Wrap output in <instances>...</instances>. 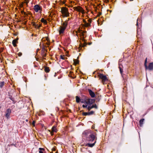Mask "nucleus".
Returning a JSON list of instances; mask_svg holds the SVG:
<instances>
[{
    "mask_svg": "<svg viewBox=\"0 0 153 153\" xmlns=\"http://www.w3.org/2000/svg\"><path fill=\"white\" fill-rule=\"evenodd\" d=\"M94 111H91L88 112H83L82 113V114L83 116L90 115L94 114Z\"/></svg>",
    "mask_w": 153,
    "mask_h": 153,
    "instance_id": "obj_12",
    "label": "nucleus"
},
{
    "mask_svg": "<svg viewBox=\"0 0 153 153\" xmlns=\"http://www.w3.org/2000/svg\"><path fill=\"white\" fill-rule=\"evenodd\" d=\"M95 131H97V130H95Z\"/></svg>",
    "mask_w": 153,
    "mask_h": 153,
    "instance_id": "obj_52",
    "label": "nucleus"
},
{
    "mask_svg": "<svg viewBox=\"0 0 153 153\" xmlns=\"http://www.w3.org/2000/svg\"><path fill=\"white\" fill-rule=\"evenodd\" d=\"M60 12L62 14V16L63 17L69 16V13L68 11V9L67 8L63 7H62Z\"/></svg>",
    "mask_w": 153,
    "mask_h": 153,
    "instance_id": "obj_2",
    "label": "nucleus"
},
{
    "mask_svg": "<svg viewBox=\"0 0 153 153\" xmlns=\"http://www.w3.org/2000/svg\"><path fill=\"white\" fill-rule=\"evenodd\" d=\"M87 101L86 104L91 105L95 102V100L93 99H88Z\"/></svg>",
    "mask_w": 153,
    "mask_h": 153,
    "instance_id": "obj_9",
    "label": "nucleus"
},
{
    "mask_svg": "<svg viewBox=\"0 0 153 153\" xmlns=\"http://www.w3.org/2000/svg\"><path fill=\"white\" fill-rule=\"evenodd\" d=\"M9 98L11 100H12L13 102H14V99L10 95H9Z\"/></svg>",
    "mask_w": 153,
    "mask_h": 153,
    "instance_id": "obj_31",
    "label": "nucleus"
},
{
    "mask_svg": "<svg viewBox=\"0 0 153 153\" xmlns=\"http://www.w3.org/2000/svg\"><path fill=\"white\" fill-rule=\"evenodd\" d=\"M33 25L35 27L37 28H39L40 27H41V25H39L38 24H36L35 23H33Z\"/></svg>",
    "mask_w": 153,
    "mask_h": 153,
    "instance_id": "obj_28",
    "label": "nucleus"
},
{
    "mask_svg": "<svg viewBox=\"0 0 153 153\" xmlns=\"http://www.w3.org/2000/svg\"><path fill=\"white\" fill-rule=\"evenodd\" d=\"M35 121H33V122H32V125L34 126H35Z\"/></svg>",
    "mask_w": 153,
    "mask_h": 153,
    "instance_id": "obj_41",
    "label": "nucleus"
},
{
    "mask_svg": "<svg viewBox=\"0 0 153 153\" xmlns=\"http://www.w3.org/2000/svg\"><path fill=\"white\" fill-rule=\"evenodd\" d=\"M91 106L92 108H95L96 109H97L98 108V107L96 104H94Z\"/></svg>",
    "mask_w": 153,
    "mask_h": 153,
    "instance_id": "obj_29",
    "label": "nucleus"
},
{
    "mask_svg": "<svg viewBox=\"0 0 153 153\" xmlns=\"http://www.w3.org/2000/svg\"><path fill=\"white\" fill-rule=\"evenodd\" d=\"M33 9L36 13L38 12L40 14L42 13V7L39 4H36L34 5L33 7Z\"/></svg>",
    "mask_w": 153,
    "mask_h": 153,
    "instance_id": "obj_6",
    "label": "nucleus"
},
{
    "mask_svg": "<svg viewBox=\"0 0 153 153\" xmlns=\"http://www.w3.org/2000/svg\"><path fill=\"white\" fill-rule=\"evenodd\" d=\"M88 21L90 22L91 23V20H90V19H89L88 20Z\"/></svg>",
    "mask_w": 153,
    "mask_h": 153,
    "instance_id": "obj_44",
    "label": "nucleus"
},
{
    "mask_svg": "<svg viewBox=\"0 0 153 153\" xmlns=\"http://www.w3.org/2000/svg\"><path fill=\"white\" fill-rule=\"evenodd\" d=\"M49 131H50V133H51V135H52V136L53 135V132H53L52 131H50V130H49Z\"/></svg>",
    "mask_w": 153,
    "mask_h": 153,
    "instance_id": "obj_40",
    "label": "nucleus"
},
{
    "mask_svg": "<svg viewBox=\"0 0 153 153\" xmlns=\"http://www.w3.org/2000/svg\"><path fill=\"white\" fill-rule=\"evenodd\" d=\"M5 82L4 81L0 82V87L2 88L4 85Z\"/></svg>",
    "mask_w": 153,
    "mask_h": 153,
    "instance_id": "obj_23",
    "label": "nucleus"
},
{
    "mask_svg": "<svg viewBox=\"0 0 153 153\" xmlns=\"http://www.w3.org/2000/svg\"><path fill=\"white\" fill-rule=\"evenodd\" d=\"M45 71L46 73L49 72L50 71L49 67H45Z\"/></svg>",
    "mask_w": 153,
    "mask_h": 153,
    "instance_id": "obj_18",
    "label": "nucleus"
},
{
    "mask_svg": "<svg viewBox=\"0 0 153 153\" xmlns=\"http://www.w3.org/2000/svg\"><path fill=\"white\" fill-rule=\"evenodd\" d=\"M83 136L86 138V140L89 143H92L97 140V134L96 132H92L91 130H86L82 133Z\"/></svg>",
    "mask_w": 153,
    "mask_h": 153,
    "instance_id": "obj_1",
    "label": "nucleus"
},
{
    "mask_svg": "<svg viewBox=\"0 0 153 153\" xmlns=\"http://www.w3.org/2000/svg\"><path fill=\"white\" fill-rule=\"evenodd\" d=\"M87 101L86 99H81L80 102L82 103H86Z\"/></svg>",
    "mask_w": 153,
    "mask_h": 153,
    "instance_id": "obj_27",
    "label": "nucleus"
},
{
    "mask_svg": "<svg viewBox=\"0 0 153 153\" xmlns=\"http://www.w3.org/2000/svg\"><path fill=\"white\" fill-rule=\"evenodd\" d=\"M18 39L19 38H17L16 39L13 40L12 41V44L14 47H16V44L18 42L17 41Z\"/></svg>",
    "mask_w": 153,
    "mask_h": 153,
    "instance_id": "obj_16",
    "label": "nucleus"
},
{
    "mask_svg": "<svg viewBox=\"0 0 153 153\" xmlns=\"http://www.w3.org/2000/svg\"><path fill=\"white\" fill-rule=\"evenodd\" d=\"M46 40L47 41V42L46 43L47 45H48L49 44V39L48 37H47L46 38Z\"/></svg>",
    "mask_w": 153,
    "mask_h": 153,
    "instance_id": "obj_30",
    "label": "nucleus"
},
{
    "mask_svg": "<svg viewBox=\"0 0 153 153\" xmlns=\"http://www.w3.org/2000/svg\"><path fill=\"white\" fill-rule=\"evenodd\" d=\"M66 28L63 27L62 26H60V30L59 31V33L60 34H63L64 33L65 30Z\"/></svg>",
    "mask_w": 153,
    "mask_h": 153,
    "instance_id": "obj_13",
    "label": "nucleus"
},
{
    "mask_svg": "<svg viewBox=\"0 0 153 153\" xmlns=\"http://www.w3.org/2000/svg\"><path fill=\"white\" fill-rule=\"evenodd\" d=\"M141 21V20L139 19L138 18L137 20V38L139 37L138 36L139 34V31H140V28L139 27V25L140 24L139 22H140Z\"/></svg>",
    "mask_w": 153,
    "mask_h": 153,
    "instance_id": "obj_8",
    "label": "nucleus"
},
{
    "mask_svg": "<svg viewBox=\"0 0 153 153\" xmlns=\"http://www.w3.org/2000/svg\"><path fill=\"white\" fill-rule=\"evenodd\" d=\"M41 22L43 23L44 24H47V22L46 20H45L44 18H42L41 19Z\"/></svg>",
    "mask_w": 153,
    "mask_h": 153,
    "instance_id": "obj_24",
    "label": "nucleus"
},
{
    "mask_svg": "<svg viewBox=\"0 0 153 153\" xmlns=\"http://www.w3.org/2000/svg\"><path fill=\"white\" fill-rule=\"evenodd\" d=\"M39 153H43V152L45 151L44 149L40 148H39Z\"/></svg>",
    "mask_w": 153,
    "mask_h": 153,
    "instance_id": "obj_25",
    "label": "nucleus"
},
{
    "mask_svg": "<svg viewBox=\"0 0 153 153\" xmlns=\"http://www.w3.org/2000/svg\"><path fill=\"white\" fill-rule=\"evenodd\" d=\"M46 51L45 48H42L40 53L43 57H44L46 56Z\"/></svg>",
    "mask_w": 153,
    "mask_h": 153,
    "instance_id": "obj_10",
    "label": "nucleus"
},
{
    "mask_svg": "<svg viewBox=\"0 0 153 153\" xmlns=\"http://www.w3.org/2000/svg\"><path fill=\"white\" fill-rule=\"evenodd\" d=\"M87 109L88 111H90L91 109H92V108L91 107V106L90 105L88 106V107L87 108Z\"/></svg>",
    "mask_w": 153,
    "mask_h": 153,
    "instance_id": "obj_32",
    "label": "nucleus"
},
{
    "mask_svg": "<svg viewBox=\"0 0 153 153\" xmlns=\"http://www.w3.org/2000/svg\"><path fill=\"white\" fill-rule=\"evenodd\" d=\"M15 146V144H11L10 145L9 144V145H8L7 146Z\"/></svg>",
    "mask_w": 153,
    "mask_h": 153,
    "instance_id": "obj_37",
    "label": "nucleus"
},
{
    "mask_svg": "<svg viewBox=\"0 0 153 153\" xmlns=\"http://www.w3.org/2000/svg\"><path fill=\"white\" fill-rule=\"evenodd\" d=\"M18 55L19 56H20L22 55V53L21 52H19L18 53Z\"/></svg>",
    "mask_w": 153,
    "mask_h": 153,
    "instance_id": "obj_35",
    "label": "nucleus"
},
{
    "mask_svg": "<svg viewBox=\"0 0 153 153\" xmlns=\"http://www.w3.org/2000/svg\"><path fill=\"white\" fill-rule=\"evenodd\" d=\"M96 142V141H95L94 142V143H88L86 144L85 146H88L90 147H92L94 146Z\"/></svg>",
    "mask_w": 153,
    "mask_h": 153,
    "instance_id": "obj_15",
    "label": "nucleus"
},
{
    "mask_svg": "<svg viewBox=\"0 0 153 153\" xmlns=\"http://www.w3.org/2000/svg\"><path fill=\"white\" fill-rule=\"evenodd\" d=\"M26 121H27V122H28V120L27 119H26Z\"/></svg>",
    "mask_w": 153,
    "mask_h": 153,
    "instance_id": "obj_49",
    "label": "nucleus"
},
{
    "mask_svg": "<svg viewBox=\"0 0 153 153\" xmlns=\"http://www.w3.org/2000/svg\"><path fill=\"white\" fill-rule=\"evenodd\" d=\"M91 44V43H89V45H90Z\"/></svg>",
    "mask_w": 153,
    "mask_h": 153,
    "instance_id": "obj_50",
    "label": "nucleus"
},
{
    "mask_svg": "<svg viewBox=\"0 0 153 153\" xmlns=\"http://www.w3.org/2000/svg\"><path fill=\"white\" fill-rule=\"evenodd\" d=\"M144 120V119H143V118L142 119L140 120L139 121V124H140V127H141L142 126Z\"/></svg>",
    "mask_w": 153,
    "mask_h": 153,
    "instance_id": "obj_17",
    "label": "nucleus"
},
{
    "mask_svg": "<svg viewBox=\"0 0 153 153\" xmlns=\"http://www.w3.org/2000/svg\"><path fill=\"white\" fill-rule=\"evenodd\" d=\"M0 59H1V57H0Z\"/></svg>",
    "mask_w": 153,
    "mask_h": 153,
    "instance_id": "obj_53",
    "label": "nucleus"
},
{
    "mask_svg": "<svg viewBox=\"0 0 153 153\" xmlns=\"http://www.w3.org/2000/svg\"><path fill=\"white\" fill-rule=\"evenodd\" d=\"M29 2V1L28 0H25V2L27 4Z\"/></svg>",
    "mask_w": 153,
    "mask_h": 153,
    "instance_id": "obj_38",
    "label": "nucleus"
},
{
    "mask_svg": "<svg viewBox=\"0 0 153 153\" xmlns=\"http://www.w3.org/2000/svg\"><path fill=\"white\" fill-rule=\"evenodd\" d=\"M56 127L55 126H53L52 128V131L54 132H56L57 129L56 128Z\"/></svg>",
    "mask_w": 153,
    "mask_h": 153,
    "instance_id": "obj_19",
    "label": "nucleus"
},
{
    "mask_svg": "<svg viewBox=\"0 0 153 153\" xmlns=\"http://www.w3.org/2000/svg\"><path fill=\"white\" fill-rule=\"evenodd\" d=\"M147 58H146L145 61L144 66L145 67L146 69H148L149 70H153V62H152L150 63L148 66L147 65Z\"/></svg>",
    "mask_w": 153,
    "mask_h": 153,
    "instance_id": "obj_5",
    "label": "nucleus"
},
{
    "mask_svg": "<svg viewBox=\"0 0 153 153\" xmlns=\"http://www.w3.org/2000/svg\"><path fill=\"white\" fill-rule=\"evenodd\" d=\"M133 0H130V1H133Z\"/></svg>",
    "mask_w": 153,
    "mask_h": 153,
    "instance_id": "obj_51",
    "label": "nucleus"
},
{
    "mask_svg": "<svg viewBox=\"0 0 153 153\" xmlns=\"http://www.w3.org/2000/svg\"><path fill=\"white\" fill-rule=\"evenodd\" d=\"M74 63L75 65H76L78 64H79V61L77 59H74Z\"/></svg>",
    "mask_w": 153,
    "mask_h": 153,
    "instance_id": "obj_22",
    "label": "nucleus"
},
{
    "mask_svg": "<svg viewBox=\"0 0 153 153\" xmlns=\"http://www.w3.org/2000/svg\"><path fill=\"white\" fill-rule=\"evenodd\" d=\"M86 44H85V45H84L83 46V47H86Z\"/></svg>",
    "mask_w": 153,
    "mask_h": 153,
    "instance_id": "obj_48",
    "label": "nucleus"
},
{
    "mask_svg": "<svg viewBox=\"0 0 153 153\" xmlns=\"http://www.w3.org/2000/svg\"><path fill=\"white\" fill-rule=\"evenodd\" d=\"M86 31H84L79 29L76 32V35L77 36H79L81 38H84L86 36Z\"/></svg>",
    "mask_w": 153,
    "mask_h": 153,
    "instance_id": "obj_4",
    "label": "nucleus"
},
{
    "mask_svg": "<svg viewBox=\"0 0 153 153\" xmlns=\"http://www.w3.org/2000/svg\"><path fill=\"white\" fill-rule=\"evenodd\" d=\"M60 58L62 59H65V58L64 57V56H63L62 55H60Z\"/></svg>",
    "mask_w": 153,
    "mask_h": 153,
    "instance_id": "obj_36",
    "label": "nucleus"
},
{
    "mask_svg": "<svg viewBox=\"0 0 153 153\" xmlns=\"http://www.w3.org/2000/svg\"><path fill=\"white\" fill-rule=\"evenodd\" d=\"M16 102L14 100V102H13V104H15V103Z\"/></svg>",
    "mask_w": 153,
    "mask_h": 153,
    "instance_id": "obj_47",
    "label": "nucleus"
},
{
    "mask_svg": "<svg viewBox=\"0 0 153 153\" xmlns=\"http://www.w3.org/2000/svg\"><path fill=\"white\" fill-rule=\"evenodd\" d=\"M94 126H93L92 127V128L94 129Z\"/></svg>",
    "mask_w": 153,
    "mask_h": 153,
    "instance_id": "obj_45",
    "label": "nucleus"
},
{
    "mask_svg": "<svg viewBox=\"0 0 153 153\" xmlns=\"http://www.w3.org/2000/svg\"><path fill=\"white\" fill-rule=\"evenodd\" d=\"M64 50L67 53L68 52V51H66V48H64Z\"/></svg>",
    "mask_w": 153,
    "mask_h": 153,
    "instance_id": "obj_42",
    "label": "nucleus"
},
{
    "mask_svg": "<svg viewBox=\"0 0 153 153\" xmlns=\"http://www.w3.org/2000/svg\"><path fill=\"white\" fill-rule=\"evenodd\" d=\"M3 49L4 48H0V56H1V53L3 51Z\"/></svg>",
    "mask_w": 153,
    "mask_h": 153,
    "instance_id": "obj_34",
    "label": "nucleus"
},
{
    "mask_svg": "<svg viewBox=\"0 0 153 153\" xmlns=\"http://www.w3.org/2000/svg\"><path fill=\"white\" fill-rule=\"evenodd\" d=\"M11 112V111L10 109L8 108L7 110L5 116L7 117V118H9L10 117V116Z\"/></svg>",
    "mask_w": 153,
    "mask_h": 153,
    "instance_id": "obj_11",
    "label": "nucleus"
},
{
    "mask_svg": "<svg viewBox=\"0 0 153 153\" xmlns=\"http://www.w3.org/2000/svg\"><path fill=\"white\" fill-rule=\"evenodd\" d=\"M76 102L79 103L80 102V101L81 99H80V98L78 96H76Z\"/></svg>",
    "mask_w": 153,
    "mask_h": 153,
    "instance_id": "obj_20",
    "label": "nucleus"
},
{
    "mask_svg": "<svg viewBox=\"0 0 153 153\" xmlns=\"http://www.w3.org/2000/svg\"><path fill=\"white\" fill-rule=\"evenodd\" d=\"M119 68H120V71L121 74H122V73L123 72V70L120 67H119Z\"/></svg>",
    "mask_w": 153,
    "mask_h": 153,
    "instance_id": "obj_33",
    "label": "nucleus"
},
{
    "mask_svg": "<svg viewBox=\"0 0 153 153\" xmlns=\"http://www.w3.org/2000/svg\"><path fill=\"white\" fill-rule=\"evenodd\" d=\"M40 49H39V48H38L37 50V52H38V51Z\"/></svg>",
    "mask_w": 153,
    "mask_h": 153,
    "instance_id": "obj_43",
    "label": "nucleus"
},
{
    "mask_svg": "<svg viewBox=\"0 0 153 153\" xmlns=\"http://www.w3.org/2000/svg\"><path fill=\"white\" fill-rule=\"evenodd\" d=\"M17 34H18V33H15V36H16V35H17Z\"/></svg>",
    "mask_w": 153,
    "mask_h": 153,
    "instance_id": "obj_46",
    "label": "nucleus"
},
{
    "mask_svg": "<svg viewBox=\"0 0 153 153\" xmlns=\"http://www.w3.org/2000/svg\"><path fill=\"white\" fill-rule=\"evenodd\" d=\"M88 91L90 95L92 98H94L95 96V94L94 93L93 91L91 90L88 89Z\"/></svg>",
    "mask_w": 153,
    "mask_h": 153,
    "instance_id": "obj_14",
    "label": "nucleus"
},
{
    "mask_svg": "<svg viewBox=\"0 0 153 153\" xmlns=\"http://www.w3.org/2000/svg\"><path fill=\"white\" fill-rule=\"evenodd\" d=\"M73 9H74V10L81 12L82 14H84L85 13L84 10L80 6L74 7Z\"/></svg>",
    "mask_w": 153,
    "mask_h": 153,
    "instance_id": "obj_7",
    "label": "nucleus"
},
{
    "mask_svg": "<svg viewBox=\"0 0 153 153\" xmlns=\"http://www.w3.org/2000/svg\"><path fill=\"white\" fill-rule=\"evenodd\" d=\"M98 76L100 79L102 80V82L103 84L106 81L108 80V79L106 76L105 75H104L103 74L98 73Z\"/></svg>",
    "mask_w": 153,
    "mask_h": 153,
    "instance_id": "obj_3",
    "label": "nucleus"
},
{
    "mask_svg": "<svg viewBox=\"0 0 153 153\" xmlns=\"http://www.w3.org/2000/svg\"><path fill=\"white\" fill-rule=\"evenodd\" d=\"M83 22L85 23V24L86 26L88 27L90 25V23H87L85 20H83Z\"/></svg>",
    "mask_w": 153,
    "mask_h": 153,
    "instance_id": "obj_26",
    "label": "nucleus"
},
{
    "mask_svg": "<svg viewBox=\"0 0 153 153\" xmlns=\"http://www.w3.org/2000/svg\"><path fill=\"white\" fill-rule=\"evenodd\" d=\"M68 24V22L67 21H66L63 23V27H64L65 28H66Z\"/></svg>",
    "mask_w": 153,
    "mask_h": 153,
    "instance_id": "obj_21",
    "label": "nucleus"
},
{
    "mask_svg": "<svg viewBox=\"0 0 153 153\" xmlns=\"http://www.w3.org/2000/svg\"><path fill=\"white\" fill-rule=\"evenodd\" d=\"M82 106L83 108H87L88 107V105H83Z\"/></svg>",
    "mask_w": 153,
    "mask_h": 153,
    "instance_id": "obj_39",
    "label": "nucleus"
}]
</instances>
